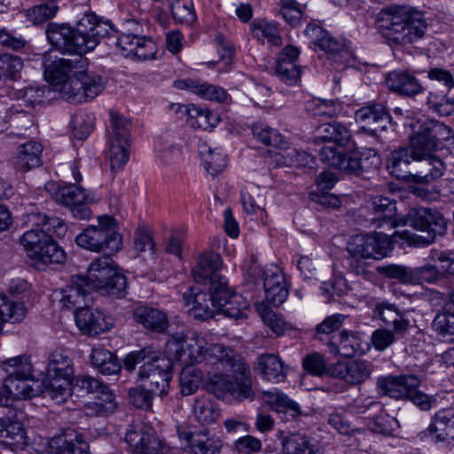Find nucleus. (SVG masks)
I'll use <instances>...</instances> for the list:
<instances>
[{
  "mask_svg": "<svg viewBox=\"0 0 454 454\" xmlns=\"http://www.w3.org/2000/svg\"><path fill=\"white\" fill-rule=\"evenodd\" d=\"M371 364L364 360L338 362L330 367V373L347 383L355 385L365 381L371 375Z\"/></svg>",
  "mask_w": 454,
  "mask_h": 454,
  "instance_id": "27",
  "label": "nucleus"
},
{
  "mask_svg": "<svg viewBox=\"0 0 454 454\" xmlns=\"http://www.w3.org/2000/svg\"><path fill=\"white\" fill-rule=\"evenodd\" d=\"M451 129L443 123L436 121H425V143L433 142V148L427 155L416 159L412 165V172H409V181L416 184H429L440 178L445 172L444 162L434 154L441 147L443 141L451 137Z\"/></svg>",
  "mask_w": 454,
  "mask_h": 454,
  "instance_id": "5",
  "label": "nucleus"
},
{
  "mask_svg": "<svg viewBox=\"0 0 454 454\" xmlns=\"http://www.w3.org/2000/svg\"><path fill=\"white\" fill-rule=\"evenodd\" d=\"M355 121L362 131L379 138L378 132L384 131L391 122V116L385 106L372 103L364 106L355 113Z\"/></svg>",
  "mask_w": 454,
  "mask_h": 454,
  "instance_id": "16",
  "label": "nucleus"
},
{
  "mask_svg": "<svg viewBox=\"0 0 454 454\" xmlns=\"http://www.w3.org/2000/svg\"><path fill=\"white\" fill-rule=\"evenodd\" d=\"M408 225L420 231L421 235L411 234L404 231L402 237L416 247L428 246L437 235L445 233L447 223L442 215L431 208H411L404 219L399 220V225Z\"/></svg>",
  "mask_w": 454,
  "mask_h": 454,
  "instance_id": "6",
  "label": "nucleus"
},
{
  "mask_svg": "<svg viewBox=\"0 0 454 454\" xmlns=\"http://www.w3.org/2000/svg\"><path fill=\"white\" fill-rule=\"evenodd\" d=\"M427 105L430 110L442 116H449L454 113V98L438 90L429 91Z\"/></svg>",
  "mask_w": 454,
  "mask_h": 454,
  "instance_id": "59",
  "label": "nucleus"
},
{
  "mask_svg": "<svg viewBox=\"0 0 454 454\" xmlns=\"http://www.w3.org/2000/svg\"><path fill=\"white\" fill-rule=\"evenodd\" d=\"M173 363L168 356H164L158 352L156 356L150 358V361L143 364L138 372V378L148 381L151 392L162 396L169 388Z\"/></svg>",
  "mask_w": 454,
  "mask_h": 454,
  "instance_id": "14",
  "label": "nucleus"
},
{
  "mask_svg": "<svg viewBox=\"0 0 454 454\" xmlns=\"http://www.w3.org/2000/svg\"><path fill=\"white\" fill-rule=\"evenodd\" d=\"M169 8L172 17L178 23L191 26L197 20L192 0H174Z\"/></svg>",
  "mask_w": 454,
  "mask_h": 454,
  "instance_id": "60",
  "label": "nucleus"
},
{
  "mask_svg": "<svg viewBox=\"0 0 454 454\" xmlns=\"http://www.w3.org/2000/svg\"><path fill=\"white\" fill-rule=\"evenodd\" d=\"M82 277L87 288L101 295L119 298L126 293V277L118 272L113 259L107 255L95 259Z\"/></svg>",
  "mask_w": 454,
  "mask_h": 454,
  "instance_id": "8",
  "label": "nucleus"
},
{
  "mask_svg": "<svg viewBox=\"0 0 454 454\" xmlns=\"http://www.w3.org/2000/svg\"><path fill=\"white\" fill-rule=\"evenodd\" d=\"M52 238L42 231L40 227L35 226L26 231L20 239V242L27 254V256L33 259L41 248Z\"/></svg>",
  "mask_w": 454,
  "mask_h": 454,
  "instance_id": "50",
  "label": "nucleus"
},
{
  "mask_svg": "<svg viewBox=\"0 0 454 454\" xmlns=\"http://www.w3.org/2000/svg\"><path fill=\"white\" fill-rule=\"evenodd\" d=\"M372 212L374 216L371 221L379 228L387 226L393 229L399 225L395 202L387 197H374L372 201Z\"/></svg>",
  "mask_w": 454,
  "mask_h": 454,
  "instance_id": "31",
  "label": "nucleus"
},
{
  "mask_svg": "<svg viewBox=\"0 0 454 454\" xmlns=\"http://www.w3.org/2000/svg\"><path fill=\"white\" fill-rule=\"evenodd\" d=\"M207 389L223 400L231 396L243 402L254 397L249 368L234 350L229 351L216 370L207 372Z\"/></svg>",
  "mask_w": 454,
  "mask_h": 454,
  "instance_id": "2",
  "label": "nucleus"
},
{
  "mask_svg": "<svg viewBox=\"0 0 454 454\" xmlns=\"http://www.w3.org/2000/svg\"><path fill=\"white\" fill-rule=\"evenodd\" d=\"M257 311L263 321L276 335L281 336L286 331L293 329L290 322L286 321L280 315L275 313L271 309L263 304L257 305Z\"/></svg>",
  "mask_w": 454,
  "mask_h": 454,
  "instance_id": "54",
  "label": "nucleus"
},
{
  "mask_svg": "<svg viewBox=\"0 0 454 454\" xmlns=\"http://www.w3.org/2000/svg\"><path fill=\"white\" fill-rule=\"evenodd\" d=\"M261 278L266 301L273 306L284 303L288 297L289 290L282 270L275 264L266 266L261 270Z\"/></svg>",
  "mask_w": 454,
  "mask_h": 454,
  "instance_id": "19",
  "label": "nucleus"
},
{
  "mask_svg": "<svg viewBox=\"0 0 454 454\" xmlns=\"http://www.w3.org/2000/svg\"><path fill=\"white\" fill-rule=\"evenodd\" d=\"M241 203L244 210L248 215L260 213L261 221L265 223L267 221V213L265 212V196L256 186L245 188L240 192Z\"/></svg>",
  "mask_w": 454,
  "mask_h": 454,
  "instance_id": "42",
  "label": "nucleus"
},
{
  "mask_svg": "<svg viewBox=\"0 0 454 454\" xmlns=\"http://www.w3.org/2000/svg\"><path fill=\"white\" fill-rule=\"evenodd\" d=\"M262 395L264 402L276 412L288 415L291 419H295L301 414L299 404L288 398L283 392L274 388L264 391Z\"/></svg>",
  "mask_w": 454,
  "mask_h": 454,
  "instance_id": "40",
  "label": "nucleus"
},
{
  "mask_svg": "<svg viewBox=\"0 0 454 454\" xmlns=\"http://www.w3.org/2000/svg\"><path fill=\"white\" fill-rule=\"evenodd\" d=\"M373 317L391 326L397 335L404 334L410 328V321L404 311L400 310L396 305L387 301L377 303L372 309Z\"/></svg>",
  "mask_w": 454,
  "mask_h": 454,
  "instance_id": "28",
  "label": "nucleus"
},
{
  "mask_svg": "<svg viewBox=\"0 0 454 454\" xmlns=\"http://www.w3.org/2000/svg\"><path fill=\"white\" fill-rule=\"evenodd\" d=\"M75 323L81 331L90 335H97L109 331L114 326L112 317L101 310L91 309L86 306L75 311Z\"/></svg>",
  "mask_w": 454,
  "mask_h": 454,
  "instance_id": "26",
  "label": "nucleus"
},
{
  "mask_svg": "<svg viewBox=\"0 0 454 454\" xmlns=\"http://www.w3.org/2000/svg\"><path fill=\"white\" fill-rule=\"evenodd\" d=\"M384 22V36L391 45L413 44L421 40L427 30L424 15L410 6L389 8Z\"/></svg>",
  "mask_w": 454,
  "mask_h": 454,
  "instance_id": "4",
  "label": "nucleus"
},
{
  "mask_svg": "<svg viewBox=\"0 0 454 454\" xmlns=\"http://www.w3.org/2000/svg\"><path fill=\"white\" fill-rule=\"evenodd\" d=\"M134 317L145 328L159 333L164 332L168 325L166 314L151 307H137L134 311Z\"/></svg>",
  "mask_w": 454,
  "mask_h": 454,
  "instance_id": "41",
  "label": "nucleus"
},
{
  "mask_svg": "<svg viewBox=\"0 0 454 454\" xmlns=\"http://www.w3.org/2000/svg\"><path fill=\"white\" fill-rule=\"evenodd\" d=\"M387 88L402 96L413 97L424 91V87L417 77L406 70H395L386 76Z\"/></svg>",
  "mask_w": 454,
  "mask_h": 454,
  "instance_id": "29",
  "label": "nucleus"
},
{
  "mask_svg": "<svg viewBox=\"0 0 454 454\" xmlns=\"http://www.w3.org/2000/svg\"><path fill=\"white\" fill-rule=\"evenodd\" d=\"M194 419L201 425H208L215 422L220 416V411L216 404L208 397L198 396L192 409Z\"/></svg>",
  "mask_w": 454,
  "mask_h": 454,
  "instance_id": "48",
  "label": "nucleus"
},
{
  "mask_svg": "<svg viewBox=\"0 0 454 454\" xmlns=\"http://www.w3.org/2000/svg\"><path fill=\"white\" fill-rule=\"evenodd\" d=\"M308 33L315 37V43L336 63L348 62L351 58V52L346 47L341 40L332 36L328 32L319 27H311L308 28Z\"/></svg>",
  "mask_w": 454,
  "mask_h": 454,
  "instance_id": "25",
  "label": "nucleus"
},
{
  "mask_svg": "<svg viewBox=\"0 0 454 454\" xmlns=\"http://www.w3.org/2000/svg\"><path fill=\"white\" fill-rule=\"evenodd\" d=\"M175 111L187 115L192 126L204 130L216 126L219 121L217 114L195 105H176Z\"/></svg>",
  "mask_w": 454,
  "mask_h": 454,
  "instance_id": "39",
  "label": "nucleus"
},
{
  "mask_svg": "<svg viewBox=\"0 0 454 454\" xmlns=\"http://www.w3.org/2000/svg\"><path fill=\"white\" fill-rule=\"evenodd\" d=\"M380 162V156L375 150L370 149L366 153H364L360 156L357 154L350 156L344 154L341 166H340L339 169L348 174L358 176L371 169L378 168Z\"/></svg>",
  "mask_w": 454,
  "mask_h": 454,
  "instance_id": "33",
  "label": "nucleus"
},
{
  "mask_svg": "<svg viewBox=\"0 0 454 454\" xmlns=\"http://www.w3.org/2000/svg\"><path fill=\"white\" fill-rule=\"evenodd\" d=\"M55 200L69 207L74 217L86 219L90 215V209L88 204L91 198L84 189L76 185L69 184L59 188L54 194Z\"/></svg>",
  "mask_w": 454,
  "mask_h": 454,
  "instance_id": "20",
  "label": "nucleus"
},
{
  "mask_svg": "<svg viewBox=\"0 0 454 454\" xmlns=\"http://www.w3.org/2000/svg\"><path fill=\"white\" fill-rule=\"evenodd\" d=\"M106 39V44L114 45L116 50L125 57L134 56L136 43L135 41L139 39V36L132 35H122L118 36L116 32L110 26L109 32L100 36L101 39Z\"/></svg>",
  "mask_w": 454,
  "mask_h": 454,
  "instance_id": "56",
  "label": "nucleus"
},
{
  "mask_svg": "<svg viewBox=\"0 0 454 454\" xmlns=\"http://www.w3.org/2000/svg\"><path fill=\"white\" fill-rule=\"evenodd\" d=\"M43 145L36 141H29L18 147L14 165L22 171L37 168L42 163Z\"/></svg>",
  "mask_w": 454,
  "mask_h": 454,
  "instance_id": "38",
  "label": "nucleus"
},
{
  "mask_svg": "<svg viewBox=\"0 0 454 454\" xmlns=\"http://www.w3.org/2000/svg\"><path fill=\"white\" fill-rule=\"evenodd\" d=\"M80 74L81 69L54 89L63 99L70 103H82V82Z\"/></svg>",
  "mask_w": 454,
  "mask_h": 454,
  "instance_id": "51",
  "label": "nucleus"
},
{
  "mask_svg": "<svg viewBox=\"0 0 454 454\" xmlns=\"http://www.w3.org/2000/svg\"><path fill=\"white\" fill-rule=\"evenodd\" d=\"M23 68L22 59L14 55H0V78H9L16 80L20 77V72Z\"/></svg>",
  "mask_w": 454,
  "mask_h": 454,
  "instance_id": "64",
  "label": "nucleus"
},
{
  "mask_svg": "<svg viewBox=\"0 0 454 454\" xmlns=\"http://www.w3.org/2000/svg\"><path fill=\"white\" fill-rule=\"evenodd\" d=\"M7 117L11 126L16 129L17 135H22V131H27L33 126L32 115L20 105H12L9 107Z\"/></svg>",
  "mask_w": 454,
  "mask_h": 454,
  "instance_id": "61",
  "label": "nucleus"
},
{
  "mask_svg": "<svg viewBox=\"0 0 454 454\" xmlns=\"http://www.w3.org/2000/svg\"><path fill=\"white\" fill-rule=\"evenodd\" d=\"M202 372L192 365H184L180 373V389L184 395H192L202 382Z\"/></svg>",
  "mask_w": 454,
  "mask_h": 454,
  "instance_id": "57",
  "label": "nucleus"
},
{
  "mask_svg": "<svg viewBox=\"0 0 454 454\" xmlns=\"http://www.w3.org/2000/svg\"><path fill=\"white\" fill-rule=\"evenodd\" d=\"M433 329L447 342H454V310L447 307L445 311L436 315Z\"/></svg>",
  "mask_w": 454,
  "mask_h": 454,
  "instance_id": "55",
  "label": "nucleus"
},
{
  "mask_svg": "<svg viewBox=\"0 0 454 454\" xmlns=\"http://www.w3.org/2000/svg\"><path fill=\"white\" fill-rule=\"evenodd\" d=\"M2 367L8 372L4 387L10 398L29 399L41 392L40 383L33 376L30 356L22 355L8 358Z\"/></svg>",
  "mask_w": 454,
  "mask_h": 454,
  "instance_id": "7",
  "label": "nucleus"
},
{
  "mask_svg": "<svg viewBox=\"0 0 454 454\" xmlns=\"http://www.w3.org/2000/svg\"><path fill=\"white\" fill-rule=\"evenodd\" d=\"M89 449L82 436L72 429L51 437L46 444L50 454H89Z\"/></svg>",
  "mask_w": 454,
  "mask_h": 454,
  "instance_id": "23",
  "label": "nucleus"
},
{
  "mask_svg": "<svg viewBox=\"0 0 454 454\" xmlns=\"http://www.w3.org/2000/svg\"><path fill=\"white\" fill-rule=\"evenodd\" d=\"M110 25L99 21L92 13L85 14L73 27L66 24L49 23L46 35L49 43L63 53L81 55L90 51L100 43V36L106 35Z\"/></svg>",
  "mask_w": 454,
  "mask_h": 454,
  "instance_id": "1",
  "label": "nucleus"
},
{
  "mask_svg": "<svg viewBox=\"0 0 454 454\" xmlns=\"http://www.w3.org/2000/svg\"><path fill=\"white\" fill-rule=\"evenodd\" d=\"M383 232L359 234L353 236L348 243L347 251L350 254L349 267L356 274L364 272V264L357 259H381L391 250V236Z\"/></svg>",
  "mask_w": 454,
  "mask_h": 454,
  "instance_id": "10",
  "label": "nucleus"
},
{
  "mask_svg": "<svg viewBox=\"0 0 454 454\" xmlns=\"http://www.w3.org/2000/svg\"><path fill=\"white\" fill-rule=\"evenodd\" d=\"M183 449L187 454H220L223 442L208 429L178 431Z\"/></svg>",
  "mask_w": 454,
  "mask_h": 454,
  "instance_id": "15",
  "label": "nucleus"
},
{
  "mask_svg": "<svg viewBox=\"0 0 454 454\" xmlns=\"http://www.w3.org/2000/svg\"><path fill=\"white\" fill-rule=\"evenodd\" d=\"M117 408L114 393L108 388L94 397L93 402L85 404V412L89 416H108Z\"/></svg>",
  "mask_w": 454,
  "mask_h": 454,
  "instance_id": "46",
  "label": "nucleus"
},
{
  "mask_svg": "<svg viewBox=\"0 0 454 454\" xmlns=\"http://www.w3.org/2000/svg\"><path fill=\"white\" fill-rule=\"evenodd\" d=\"M176 86L178 89L188 90L203 99L220 103L228 99V94L224 89L207 82L188 79L176 82Z\"/></svg>",
  "mask_w": 454,
  "mask_h": 454,
  "instance_id": "37",
  "label": "nucleus"
},
{
  "mask_svg": "<svg viewBox=\"0 0 454 454\" xmlns=\"http://www.w3.org/2000/svg\"><path fill=\"white\" fill-rule=\"evenodd\" d=\"M285 454H320V451L311 439L302 434L294 433L282 440Z\"/></svg>",
  "mask_w": 454,
  "mask_h": 454,
  "instance_id": "45",
  "label": "nucleus"
},
{
  "mask_svg": "<svg viewBox=\"0 0 454 454\" xmlns=\"http://www.w3.org/2000/svg\"><path fill=\"white\" fill-rule=\"evenodd\" d=\"M67 254L64 249L59 246L53 239L46 243L32 259L35 263L42 264H60L66 261Z\"/></svg>",
  "mask_w": 454,
  "mask_h": 454,
  "instance_id": "58",
  "label": "nucleus"
},
{
  "mask_svg": "<svg viewBox=\"0 0 454 454\" xmlns=\"http://www.w3.org/2000/svg\"><path fill=\"white\" fill-rule=\"evenodd\" d=\"M419 386V380L414 375H388L377 380L378 391L394 399H406L409 392Z\"/></svg>",
  "mask_w": 454,
  "mask_h": 454,
  "instance_id": "24",
  "label": "nucleus"
},
{
  "mask_svg": "<svg viewBox=\"0 0 454 454\" xmlns=\"http://www.w3.org/2000/svg\"><path fill=\"white\" fill-rule=\"evenodd\" d=\"M364 345L366 343L362 340V334L357 332L343 330L339 334L337 342L329 344L330 351L335 355L344 357H352L364 352Z\"/></svg>",
  "mask_w": 454,
  "mask_h": 454,
  "instance_id": "34",
  "label": "nucleus"
},
{
  "mask_svg": "<svg viewBox=\"0 0 454 454\" xmlns=\"http://www.w3.org/2000/svg\"><path fill=\"white\" fill-rule=\"evenodd\" d=\"M76 244L91 252L116 253L121 248V237L114 220L108 215L98 218V224L85 228L75 238Z\"/></svg>",
  "mask_w": 454,
  "mask_h": 454,
  "instance_id": "9",
  "label": "nucleus"
},
{
  "mask_svg": "<svg viewBox=\"0 0 454 454\" xmlns=\"http://www.w3.org/2000/svg\"><path fill=\"white\" fill-rule=\"evenodd\" d=\"M199 153L207 171L212 176L219 174L226 167V157L221 149H213L203 142L199 145Z\"/></svg>",
  "mask_w": 454,
  "mask_h": 454,
  "instance_id": "47",
  "label": "nucleus"
},
{
  "mask_svg": "<svg viewBox=\"0 0 454 454\" xmlns=\"http://www.w3.org/2000/svg\"><path fill=\"white\" fill-rule=\"evenodd\" d=\"M366 411L369 413L366 418L367 427L373 433L388 436L392 435L399 427L398 420L388 416L383 411V405L379 402L370 401Z\"/></svg>",
  "mask_w": 454,
  "mask_h": 454,
  "instance_id": "30",
  "label": "nucleus"
},
{
  "mask_svg": "<svg viewBox=\"0 0 454 454\" xmlns=\"http://www.w3.org/2000/svg\"><path fill=\"white\" fill-rule=\"evenodd\" d=\"M87 282L82 276H74L72 278V285L68 286L62 292L61 303L67 309L75 308L76 310L86 306V300L91 292L87 288Z\"/></svg>",
  "mask_w": 454,
  "mask_h": 454,
  "instance_id": "36",
  "label": "nucleus"
},
{
  "mask_svg": "<svg viewBox=\"0 0 454 454\" xmlns=\"http://www.w3.org/2000/svg\"><path fill=\"white\" fill-rule=\"evenodd\" d=\"M109 159L112 169H120L127 163L129 156V140L109 139Z\"/></svg>",
  "mask_w": 454,
  "mask_h": 454,
  "instance_id": "63",
  "label": "nucleus"
},
{
  "mask_svg": "<svg viewBox=\"0 0 454 454\" xmlns=\"http://www.w3.org/2000/svg\"><path fill=\"white\" fill-rule=\"evenodd\" d=\"M425 122L420 125L419 130L411 137L410 145L394 150L387 159V168L391 175L398 179L409 180L412 172L411 163L415 164L416 159H421L427 155V152L434 146L433 142L425 143Z\"/></svg>",
  "mask_w": 454,
  "mask_h": 454,
  "instance_id": "12",
  "label": "nucleus"
},
{
  "mask_svg": "<svg viewBox=\"0 0 454 454\" xmlns=\"http://www.w3.org/2000/svg\"><path fill=\"white\" fill-rule=\"evenodd\" d=\"M124 440L133 453L162 454L166 449L156 429L141 421L128 426Z\"/></svg>",
  "mask_w": 454,
  "mask_h": 454,
  "instance_id": "13",
  "label": "nucleus"
},
{
  "mask_svg": "<svg viewBox=\"0 0 454 454\" xmlns=\"http://www.w3.org/2000/svg\"><path fill=\"white\" fill-rule=\"evenodd\" d=\"M230 348L222 344L210 343L207 337L196 332L184 338V335L176 334L166 343L165 352L173 362H179L183 365H193L204 362L207 365L216 370L225 356H229Z\"/></svg>",
  "mask_w": 454,
  "mask_h": 454,
  "instance_id": "3",
  "label": "nucleus"
},
{
  "mask_svg": "<svg viewBox=\"0 0 454 454\" xmlns=\"http://www.w3.org/2000/svg\"><path fill=\"white\" fill-rule=\"evenodd\" d=\"M80 75L82 82V102L95 98L105 89V82L100 75L89 74L82 69Z\"/></svg>",
  "mask_w": 454,
  "mask_h": 454,
  "instance_id": "62",
  "label": "nucleus"
},
{
  "mask_svg": "<svg viewBox=\"0 0 454 454\" xmlns=\"http://www.w3.org/2000/svg\"><path fill=\"white\" fill-rule=\"evenodd\" d=\"M434 442H450L454 440V410L448 409L437 412L428 427Z\"/></svg>",
  "mask_w": 454,
  "mask_h": 454,
  "instance_id": "32",
  "label": "nucleus"
},
{
  "mask_svg": "<svg viewBox=\"0 0 454 454\" xmlns=\"http://www.w3.org/2000/svg\"><path fill=\"white\" fill-rule=\"evenodd\" d=\"M222 267V259L218 254L206 252L200 254L197 261L196 267L192 270V275L197 284L204 286H209L215 289V284L226 282L218 271Z\"/></svg>",
  "mask_w": 454,
  "mask_h": 454,
  "instance_id": "22",
  "label": "nucleus"
},
{
  "mask_svg": "<svg viewBox=\"0 0 454 454\" xmlns=\"http://www.w3.org/2000/svg\"><path fill=\"white\" fill-rule=\"evenodd\" d=\"M250 30L253 37L262 43L277 47L283 43L277 26L266 20H254L250 25Z\"/></svg>",
  "mask_w": 454,
  "mask_h": 454,
  "instance_id": "44",
  "label": "nucleus"
},
{
  "mask_svg": "<svg viewBox=\"0 0 454 454\" xmlns=\"http://www.w3.org/2000/svg\"><path fill=\"white\" fill-rule=\"evenodd\" d=\"M1 444L10 447H23L27 444L28 437L23 425L17 420L6 419Z\"/></svg>",
  "mask_w": 454,
  "mask_h": 454,
  "instance_id": "52",
  "label": "nucleus"
},
{
  "mask_svg": "<svg viewBox=\"0 0 454 454\" xmlns=\"http://www.w3.org/2000/svg\"><path fill=\"white\" fill-rule=\"evenodd\" d=\"M254 370L263 380L272 383L281 382L286 376L282 359L274 354L261 355L257 358Z\"/></svg>",
  "mask_w": 454,
  "mask_h": 454,
  "instance_id": "35",
  "label": "nucleus"
},
{
  "mask_svg": "<svg viewBox=\"0 0 454 454\" xmlns=\"http://www.w3.org/2000/svg\"><path fill=\"white\" fill-rule=\"evenodd\" d=\"M318 131L322 134L324 141L333 142L336 145L344 146L351 139V134L348 128L340 122H330L319 127Z\"/></svg>",
  "mask_w": 454,
  "mask_h": 454,
  "instance_id": "53",
  "label": "nucleus"
},
{
  "mask_svg": "<svg viewBox=\"0 0 454 454\" xmlns=\"http://www.w3.org/2000/svg\"><path fill=\"white\" fill-rule=\"evenodd\" d=\"M82 64L83 60L82 58L75 59L53 58L51 52L49 51L43 55V59L44 77L54 90L61 82L82 68Z\"/></svg>",
  "mask_w": 454,
  "mask_h": 454,
  "instance_id": "18",
  "label": "nucleus"
},
{
  "mask_svg": "<svg viewBox=\"0 0 454 454\" xmlns=\"http://www.w3.org/2000/svg\"><path fill=\"white\" fill-rule=\"evenodd\" d=\"M90 361L93 366L103 374H115L121 369L116 356L100 345L92 348Z\"/></svg>",
  "mask_w": 454,
  "mask_h": 454,
  "instance_id": "43",
  "label": "nucleus"
},
{
  "mask_svg": "<svg viewBox=\"0 0 454 454\" xmlns=\"http://www.w3.org/2000/svg\"><path fill=\"white\" fill-rule=\"evenodd\" d=\"M28 222L33 225L40 227L43 232L52 238L53 235L61 238L67 232V226L63 220L57 216H49L42 213L31 214Z\"/></svg>",
  "mask_w": 454,
  "mask_h": 454,
  "instance_id": "49",
  "label": "nucleus"
},
{
  "mask_svg": "<svg viewBox=\"0 0 454 454\" xmlns=\"http://www.w3.org/2000/svg\"><path fill=\"white\" fill-rule=\"evenodd\" d=\"M184 299L189 307V314L196 319L207 320L214 317L216 311V301L213 298V287L208 286V291L192 286L189 292L184 294Z\"/></svg>",
  "mask_w": 454,
  "mask_h": 454,
  "instance_id": "21",
  "label": "nucleus"
},
{
  "mask_svg": "<svg viewBox=\"0 0 454 454\" xmlns=\"http://www.w3.org/2000/svg\"><path fill=\"white\" fill-rule=\"evenodd\" d=\"M74 369L72 359L61 349L54 350L49 356L45 378V393L60 403L71 395Z\"/></svg>",
  "mask_w": 454,
  "mask_h": 454,
  "instance_id": "11",
  "label": "nucleus"
},
{
  "mask_svg": "<svg viewBox=\"0 0 454 454\" xmlns=\"http://www.w3.org/2000/svg\"><path fill=\"white\" fill-rule=\"evenodd\" d=\"M213 289V298L216 301V311L231 318L247 317L249 302L240 294L231 291L227 282L215 284Z\"/></svg>",
  "mask_w": 454,
  "mask_h": 454,
  "instance_id": "17",
  "label": "nucleus"
}]
</instances>
